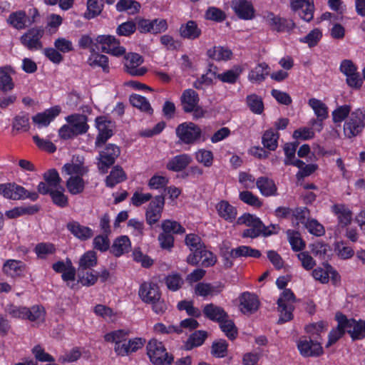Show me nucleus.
Instances as JSON below:
<instances>
[{"instance_id":"obj_30","label":"nucleus","mask_w":365,"mask_h":365,"mask_svg":"<svg viewBox=\"0 0 365 365\" xmlns=\"http://www.w3.org/2000/svg\"><path fill=\"white\" fill-rule=\"evenodd\" d=\"M256 185L262 195L264 196L275 195L277 187L274 181L267 177H260L257 180Z\"/></svg>"},{"instance_id":"obj_36","label":"nucleus","mask_w":365,"mask_h":365,"mask_svg":"<svg viewBox=\"0 0 365 365\" xmlns=\"http://www.w3.org/2000/svg\"><path fill=\"white\" fill-rule=\"evenodd\" d=\"M269 66L266 63H259L250 72L248 78L252 82L259 83L269 75Z\"/></svg>"},{"instance_id":"obj_45","label":"nucleus","mask_w":365,"mask_h":365,"mask_svg":"<svg viewBox=\"0 0 365 365\" xmlns=\"http://www.w3.org/2000/svg\"><path fill=\"white\" fill-rule=\"evenodd\" d=\"M25 319L31 322H42L45 319L46 312L42 306L34 305L31 308L27 307Z\"/></svg>"},{"instance_id":"obj_23","label":"nucleus","mask_w":365,"mask_h":365,"mask_svg":"<svg viewBox=\"0 0 365 365\" xmlns=\"http://www.w3.org/2000/svg\"><path fill=\"white\" fill-rule=\"evenodd\" d=\"M291 8L293 11H299V9L305 7V14L299 16L305 21H310L314 17V6L313 0H290Z\"/></svg>"},{"instance_id":"obj_9","label":"nucleus","mask_w":365,"mask_h":365,"mask_svg":"<svg viewBox=\"0 0 365 365\" xmlns=\"http://www.w3.org/2000/svg\"><path fill=\"white\" fill-rule=\"evenodd\" d=\"M340 71L346 76L347 85L353 88H361L363 81L357 72V68L351 60H343L340 65Z\"/></svg>"},{"instance_id":"obj_21","label":"nucleus","mask_w":365,"mask_h":365,"mask_svg":"<svg viewBox=\"0 0 365 365\" xmlns=\"http://www.w3.org/2000/svg\"><path fill=\"white\" fill-rule=\"evenodd\" d=\"M232 8L242 19L250 20L255 16V9L252 3L247 0H233Z\"/></svg>"},{"instance_id":"obj_35","label":"nucleus","mask_w":365,"mask_h":365,"mask_svg":"<svg viewBox=\"0 0 365 365\" xmlns=\"http://www.w3.org/2000/svg\"><path fill=\"white\" fill-rule=\"evenodd\" d=\"M126 180V174L120 166H115L106 178V184L109 187H113L115 185Z\"/></svg>"},{"instance_id":"obj_4","label":"nucleus","mask_w":365,"mask_h":365,"mask_svg":"<svg viewBox=\"0 0 365 365\" xmlns=\"http://www.w3.org/2000/svg\"><path fill=\"white\" fill-rule=\"evenodd\" d=\"M296 301L293 292L290 289H284L277 302L278 312L280 313L279 324H283L293 318L292 312L294 309V303Z\"/></svg>"},{"instance_id":"obj_31","label":"nucleus","mask_w":365,"mask_h":365,"mask_svg":"<svg viewBox=\"0 0 365 365\" xmlns=\"http://www.w3.org/2000/svg\"><path fill=\"white\" fill-rule=\"evenodd\" d=\"M218 215L225 220L232 222L237 216V210L228 202L222 200L217 206Z\"/></svg>"},{"instance_id":"obj_32","label":"nucleus","mask_w":365,"mask_h":365,"mask_svg":"<svg viewBox=\"0 0 365 365\" xmlns=\"http://www.w3.org/2000/svg\"><path fill=\"white\" fill-rule=\"evenodd\" d=\"M208 334L206 331L198 330L190 335L184 344L186 350H191L195 347L201 346L207 339Z\"/></svg>"},{"instance_id":"obj_29","label":"nucleus","mask_w":365,"mask_h":365,"mask_svg":"<svg viewBox=\"0 0 365 365\" xmlns=\"http://www.w3.org/2000/svg\"><path fill=\"white\" fill-rule=\"evenodd\" d=\"M68 230L77 238L86 240L91 238L93 233L91 229L81 225L78 222H73L67 225Z\"/></svg>"},{"instance_id":"obj_27","label":"nucleus","mask_w":365,"mask_h":365,"mask_svg":"<svg viewBox=\"0 0 365 365\" xmlns=\"http://www.w3.org/2000/svg\"><path fill=\"white\" fill-rule=\"evenodd\" d=\"M25 267L21 261L8 259L4 262L2 269L4 274L14 278L21 276Z\"/></svg>"},{"instance_id":"obj_62","label":"nucleus","mask_w":365,"mask_h":365,"mask_svg":"<svg viewBox=\"0 0 365 365\" xmlns=\"http://www.w3.org/2000/svg\"><path fill=\"white\" fill-rule=\"evenodd\" d=\"M322 37V33L319 29H314L307 36L300 39L302 43H307L309 47L316 46Z\"/></svg>"},{"instance_id":"obj_58","label":"nucleus","mask_w":365,"mask_h":365,"mask_svg":"<svg viewBox=\"0 0 365 365\" xmlns=\"http://www.w3.org/2000/svg\"><path fill=\"white\" fill-rule=\"evenodd\" d=\"M128 331L119 329L110 333L106 334L104 336V339L106 341L114 342L115 346L119 345L126 339L128 336Z\"/></svg>"},{"instance_id":"obj_12","label":"nucleus","mask_w":365,"mask_h":365,"mask_svg":"<svg viewBox=\"0 0 365 365\" xmlns=\"http://www.w3.org/2000/svg\"><path fill=\"white\" fill-rule=\"evenodd\" d=\"M125 71L134 76H143L147 69L139 67L143 63V57L136 53H128L124 56Z\"/></svg>"},{"instance_id":"obj_48","label":"nucleus","mask_w":365,"mask_h":365,"mask_svg":"<svg viewBox=\"0 0 365 365\" xmlns=\"http://www.w3.org/2000/svg\"><path fill=\"white\" fill-rule=\"evenodd\" d=\"M246 102L250 110L255 114H261L264 110L262 98L256 95L250 94L246 98Z\"/></svg>"},{"instance_id":"obj_2","label":"nucleus","mask_w":365,"mask_h":365,"mask_svg":"<svg viewBox=\"0 0 365 365\" xmlns=\"http://www.w3.org/2000/svg\"><path fill=\"white\" fill-rule=\"evenodd\" d=\"M365 128V108H359L350 113L344 124V134L347 138H354L361 133Z\"/></svg>"},{"instance_id":"obj_53","label":"nucleus","mask_w":365,"mask_h":365,"mask_svg":"<svg viewBox=\"0 0 365 365\" xmlns=\"http://www.w3.org/2000/svg\"><path fill=\"white\" fill-rule=\"evenodd\" d=\"M140 8V4L134 0H120L116 4L118 11H127L130 14H137Z\"/></svg>"},{"instance_id":"obj_60","label":"nucleus","mask_w":365,"mask_h":365,"mask_svg":"<svg viewBox=\"0 0 365 365\" xmlns=\"http://www.w3.org/2000/svg\"><path fill=\"white\" fill-rule=\"evenodd\" d=\"M227 343L223 339L214 341L211 346V354L215 357L222 358L227 354Z\"/></svg>"},{"instance_id":"obj_25","label":"nucleus","mask_w":365,"mask_h":365,"mask_svg":"<svg viewBox=\"0 0 365 365\" xmlns=\"http://www.w3.org/2000/svg\"><path fill=\"white\" fill-rule=\"evenodd\" d=\"M331 211L338 219V225L344 227L352 220V212L344 204H336L331 207Z\"/></svg>"},{"instance_id":"obj_15","label":"nucleus","mask_w":365,"mask_h":365,"mask_svg":"<svg viewBox=\"0 0 365 365\" xmlns=\"http://www.w3.org/2000/svg\"><path fill=\"white\" fill-rule=\"evenodd\" d=\"M342 320L346 331L350 334L352 340H360L365 337V321L356 322L354 319H349L344 314Z\"/></svg>"},{"instance_id":"obj_26","label":"nucleus","mask_w":365,"mask_h":365,"mask_svg":"<svg viewBox=\"0 0 365 365\" xmlns=\"http://www.w3.org/2000/svg\"><path fill=\"white\" fill-rule=\"evenodd\" d=\"M192 162L191 157L187 154H180L171 158L166 165L169 170L179 172L185 169Z\"/></svg>"},{"instance_id":"obj_22","label":"nucleus","mask_w":365,"mask_h":365,"mask_svg":"<svg viewBox=\"0 0 365 365\" xmlns=\"http://www.w3.org/2000/svg\"><path fill=\"white\" fill-rule=\"evenodd\" d=\"M61 108L59 106H54L49 109L46 110L43 113H39L36 115L33 116V122L38 126V128H42L47 126L49 123L59 115Z\"/></svg>"},{"instance_id":"obj_47","label":"nucleus","mask_w":365,"mask_h":365,"mask_svg":"<svg viewBox=\"0 0 365 365\" xmlns=\"http://www.w3.org/2000/svg\"><path fill=\"white\" fill-rule=\"evenodd\" d=\"M222 290V287H213L209 283L200 282L197 284L195 288V292L197 295L206 297L209 295L217 294Z\"/></svg>"},{"instance_id":"obj_46","label":"nucleus","mask_w":365,"mask_h":365,"mask_svg":"<svg viewBox=\"0 0 365 365\" xmlns=\"http://www.w3.org/2000/svg\"><path fill=\"white\" fill-rule=\"evenodd\" d=\"M130 102L133 106L138 108L141 111L151 114L153 108L148 101L143 96L133 94L130 96Z\"/></svg>"},{"instance_id":"obj_8","label":"nucleus","mask_w":365,"mask_h":365,"mask_svg":"<svg viewBox=\"0 0 365 365\" xmlns=\"http://www.w3.org/2000/svg\"><path fill=\"white\" fill-rule=\"evenodd\" d=\"M164 205L165 196L163 195H157L151 200L145 211V219L149 225H155L160 220Z\"/></svg>"},{"instance_id":"obj_17","label":"nucleus","mask_w":365,"mask_h":365,"mask_svg":"<svg viewBox=\"0 0 365 365\" xmlns=\"http://www.w3.org/2000/svg\"><path fill=\"white\" fill-rule=\"evenodd\" d=\"M138 295L145 303H151L160 298L158 286L151 282L143 283L139 289Z\"/></svg>"},{"instance_id":"obj_18","label":"nucleus","mask_w":365,"mask_h":365,"mask_svg":"<svg viewBox=\"0 0 365 365\" xmlns=\"http://www.w3.org/2000/svg\"><path fill=\"white\" fill-rule=\"evenodd\" d=\"M27 190L22 186L14 182L0 184V194L11 200H19L24 197Z\"/></svg>"},{"instance_id":"obj_50","label":"nucleus","mask_w":365,"mask_h":365,"mask_svg":"<svg viewBox=\"0 0 365 365\" xmlns=\"http://www.w3.org/2000/svg\"><path fill=\"white\" fill-rule=\"evenodd\" d=\"M97 264V257L94 252L89 251L86 252L79 260L78 272L86 271L88 269L94 267Z\"/></svg>"},{"instance_id":"obj_14","label":"nucleus","mask_w":365,"mask_h":365,"mask_svg":"<svg viewBox=\"0 0 365 365\" xmlns=\"http://www.w3.org/2000/svg\"><path fill=\"white\" fill-rule=\"evenodd\" d=\"M297 347L301 355L304 357L319 356L323 353L321 344L314 339L299 340L297 343Z\"/></svg>"},{"instance_id":"obj_19","label":"nucleus","mask_w":365,"mask_h":365,"mask_svg":"<svg viewBox=\"0 0 365 365\" xmlns=\"http://www.w3.org/2000/svg\"><path fill=\"white\" fill-rule=\"evenodd\" d=\"M66 120L76 135L84 134L89 129L88 117L86 115L75 113L68 115Z\"/></svg>"},{"instance_id":"obj_57","label":"nucleus","mask_w":365,"mask_h":365,"mask_svg":"<svg viewBox=\"0 0 365 365\" xmlns=\"http://www.w3.org/2000/svg\"><path fill=\"white\" fill-rule=\"evenodd\" d=\"M44 181L51 187L57 188L60 187L61 178L56 169H50L43 175Z\"/></svg>"},{"instance_id":"obj_10","label":"nucleus","mask_w":365,"mask_h":365,"mask_svg":"<svg viewBox=\"0 0 365 365\" xmlns=\"http://www.w3.org/2000/svg\"><path fill=\"white\" fill-rule=\"evenodd\" d=\"M96 43L101 45L102 52L110 53L115 56H120L125 53V49L120 46V42L113 36L101 35L96 38Z\"/></svg>"},{"instance_id":"obj_7","label":"nucleus","mask_w":365,"mask_h":365,"mask_svg":"<svg viewBox=\"0 0 365 365\" xmlns=\"http://www.w3.org/2000/svg\"><path fill=\"white\" fill-rule=\"evenodd\" d=\"M119 147L114 144H108L99 153L98 167L99 170L105 174L108 169L115 163V159L120 155Z\"/></svg>"},{"instance_id":"obj_37","label":"nucleus","mask_w":365,"mask_h":365,"mask_svg":"<svg viewBox=\"0 0 365 365\" xmlns=\"http://www.w3.org/2000/svg\"><path fill=\"white\" fill-rule=\"evenodd\" d=\"M130 248V242L129 238L127 236H120L114 241L111 252L115 256L119 257L125 252H128Z\"/></svg>"},{"instance_id":"obj_1","label":"nucleus","mask_w":365,"mask_h":365,"mask_svg":"<svg viewBox=\"0 0 365 365\" xmlns=\"http://www.w3.org/2000/svg\"><path fill=\"white\" fill-rule=\"evenodd\" d=\"M237 224L250 227L242 232L243 237L255 238L260 235L268 236L274 233L276 230L274 225H271L272 228L271 230L269 227H266L258 217L250 213H245L240 217L237 220Z\"/></svg>"},{"instance_id":"obj_11","label":"nucleus","mask_w":365,"mask_h":365,"mask_svg":"<svg viewBox=\"0 0 365 365\" xmlns=\"http://www.w3.org/2000/svg\"><path fill=\"white\" fill-rule=\"evenodd\" d=\"M96 123L98 130V135L95 145L96 147H101L113 135L115 124L105 116L96 118Z\"/></svg>"},{"instance_id":"obj_5","label":"nucleus","mask_w":365,"mask_h":365,"mask_svg":"<svg viewBox=\"0 0 365 365\" xmlns=\"http://www.w3.org/2000/svg\"><path fill=\"white\" fill-rule=\"evenodd\" d=\"M180 101L183 111L187 113H192L193 118L198 119L204 116L205 111L199 105V96L193 89L185 90Z\"/></svg>"},{"instance_id":"obj_52","label":"nucleus","mask_w":365,"mask_h":365,"mask_svg":"<svg viewBox=\"0 0 365 365\" xmlns=\"http://www.w3.org/2000/svg\"><path fill=\"white\" fill-rule=\"evenodd\" d=\"M9 68H0V91L8 92L14 89V83L8 73Z\"/></svg>"},{"instance_id":"obj_64","label":"nucleus","mask_w":365,"mask_h":365,"mask_svg":"<svg viewBox=\"0 0 365 365\" xmlns=\"http://www.w3.org/2000/svg\"><path fill=\"white\" fill-rule=\"evenodd\" d=\"M220 328L230 339H234L237 336V329L234 322L227 318L224 321L220 322Z\"/></svg>"},{"instance_id":"obj_20","label":"nucleus","mask_w":365,"mask_h":365,"mask_svg":"<svg viewBox=\"0 0 365 365\" xmlns=\"http://www.w3.org/2000/svg\"><path fill=\"white\" fill-rule=\"evenodd\" d=\"M240 310L245 314H250L255 312L259 307V301L257 295L244 292L240 297Z\"/></svg>"},{"instance_id":"obj_13","label":"nucleus","mask_w":365,"mask_h":365,"mask_svg":"<svg viewBox=\"0 0 365 365\" xmlns=\"http://www.w3.org/2000/svg\"><path fill=\"white\" fill-rule=\"evenodd\" d=\"M43 35V30L41 28H32L21 36L20 41L22 45L29 50H38L42 48L43 45L41 38Z\"/></svg>"},{"instance_id":"obj_49","label":"nucleus","mask_w":365,"mask_h":365,"mask_svg":"<svg viewBox=\"0 0 365 365\" xmlns=\"http://www.w3.org/2000/svg\"><path fill=\"white\" fill-rule=\"evenodd\" d=\"M279 135L273 130H267L262 136V144L264 148L269 150H274L277 148V141Z\"/></svg>"},{"instance_id":"obj_16","label":"nucleus","mask_w":365,"mask_h":365,"mask_svg":"<svg viewBox=\"0 0 365 365\" xmlns=\"http://www.w3.org/2000/svg\"><path fill=\"white\" fill-rule=\"evenodd\" d=\"M265 19L270 28L273 31H277V32L289 31L295 26L292 20L275 16L272 12H268L267 14Z\"/></svg>"},{"instance_id":"obj_59","label":"nucleus","mask_w":365,"mask_h":365,"mask_svg":"<svg viewBox=\"0 0 365 365\" xmlns=\"http://www.w3.org/2000/svg\"><path fill=\"white\" fill-rule=\"evenodd\" d=\"M351 107L349 105H344L339 106L332 112V118L334 123H341L351 112Z\"/></svg>"},{"instance_id":"obj_24","label":"nucleus","mask_w":365,"mask_h":365,"mask_svg":"<svg viewBox=\"0 0 365 365\" xmlns=\"http://www.w3.org/2000/svg\"><path fill=\"white\" fill-rule=\"evenodd\" d=\"M202 312L206 318L213 322H220L228 318V314L224 309L213 303L206 304Z\"/></svg>"},{"instance_id":"obj_61","label":"nucleus","mask_w":365,"mask_h":365,"mask_svg":"<svg viewBox=\"0 0 365 365\" xmlns=\"http://www.w3.org/2000/svg\"><path fill=\"white\" fill-rule=\"evenodd\" d=\"M239 197L243 202L255 207H260L262 205L259 197L250 191L240 192Z\"/></svg>"},{"instance_id":"obj_44","label":"nucleus","mask_w":365,"mask_h":365,"mask_svg":"<svg viewBox=\"0 0 365 365\" xmlns=\"http://www.w3.org/2000/svg\"><path fill=\"white\" fill-rule=\"evenodd\" d=\"M103 8V0H88L87 11L84 17L87 19H93L101 13Z\"/></svg>"},{"instance_id":"obj_43","label":"nucleus","mask_w":365,"mask_h":365,"mask_svg":"<svg viewBox=\"0 0 365 365\" xmlns=\"http://www.w3.org/2000/svg\"><path fill=\"white\" fill-rule=\"evenodd\" d=\"M207 55L215 61H226L230 59L232 53L229 48L222 46H215L207 51Z\"/></svg>"},{"instance_id":"obj_63","label":"nucleus","mask_w":365,"mask_h":365,"mask_svg":"<svg viewBox=\"0 0 365 365\" xmlns=\"http://www.w3.org/2000/svg\"><path fill=\"white\" fill-rule=\"evenodd\" d=\"M78 275L79 277V282L83 286H91L93 285L98 280V274H93L92 272L88 271H83L78 272Z\"/></svg>"},{"instance_id":"obj_6","label":"nucleus","mask_w":365,"mask_h":365,"mask_svg":"<svg viewBox=\"0 0 365 365\" xmlns=\"http://www.w3.org/2000/svg\"><path fill=\"white\" fill-rule=\"evenodd\" d=\"M176 135L185 144H194L201 137L200 128L192 122L180 124L175 130Z\"/></svg>"},{"instance_id":"obj_34","label":"nucleus","mask_w":365,"mask_h":365,"mask_svg":"<svg viewBox=\"0 0 365 365\" xmlns=\"http://www.w3.org/2000/svg\"><path fill=\"white\" fill-rule=\"evenodd\" d=\"M62 173L71 176L82 177L88 173V168L83 165V163L78 161V163H71L65 164L62 168Z\"/></svg>"},{"instance_id":"obj_39","label":"nucleus","mask_w":365,"mask_h":365,"mask_svg":"<svg viewBox=\"0 0 365 365\" xmlns=\"http://www.w3.org/2000/svg\"><path fill=\"white\" fill-rule=\"evenodd\" d=\"M26 13L23 11L13 12L7 19V23L18 30H21L26 27Z\"/></svg>"},{"instance_id":"obj_51","label":"nucleus","mask_w":365,"mask_h":365,"mask_svg":"<svg viewBox=\"0 0 365 365\" xmlns=\"http://www.w3.org/2000/svg\"><path fill=\"white\" fill-rule=\"evenodd\" d=\"M309 105L314 110L315 114L320 121L328 117V110L326 105L317 98L309 100Z\"/></svg>"},{"instance_id":"obj_41","label":"nucleus","mask_w":365,"mask_h":365,"mask_svg":"<svg viewBox=\"0 0 365 365\" xmlns=\"http://www.w3.org/2000/svg\"><path fill=\"white\" fill-rule=\"evenodd\" d=\"M287 235L293 251L299 252L303 250L305 248L306 243L302 238L299 232L288 230L287 231Z\"/></svg>"},{"instance_id":"obj_3","label":"nucleus","mask_w":365,"mask_h":365,"mask_svg":"<svg viewBox=\"0 0 365 365\" xmlns=\"http://www.w3.org/2000/svg\"><path fill=\"white\" fill-rule=\"evenodd\" d=\"M147 354L155 365H170L174 359L173 355L166 351L163 343L154 339L147 344Z\"/></svg>"},{"instance_id":"obj_55","label":"nucleus","mask_w":365,"mask_h":365,"mask_svg":"<svg viewBox=\"0 0 365 365\" xmlns=\"http://www.w3.org/2000/svg\"><path fill=\"white\" fill-rule=\"evenodd\" d=\"M88 63L91 66H100L104 72H108V58L103 54L93 53L88 58Z\"/></svg>"},{"instance_id":"obj_28","label":"nucleus","mask_w":365,"mask_h":365,"mask_svg":"<svg viewBox=\"0 0 365 365\" xmlns=\"http://www.w3.org/2000/svg\"><path fill=\"white\" fill-rule=\"evenodd\" d=\"M335 318L338 322V324L336 329L330 331L329 334V341L326 344V347H329L336 343L344 334L346 331L344 322L342 320L343 314L341 312H337L336 314Z\"/></svg>"},{"instance_id":"obj_42","label":"nucleus","mask_w":365,"mask_h":365,"mask_svg":"<svg viewBox=\"0 0 365 365\" xmlns=\"http://www.w3.org/2000/svg\"><path fill=\"white\" fill-rule=\"evenodd\" d=\"M56 247L53 244L49 242H40L38 243L34 252L37 256L38 259H45L49 255H53L56 252Z\"/></svg>"},{"instance_id":"obj_56","label":"nucleus","mask_w":365,"mask_h":365,"mask_svg":"<svg viewBox=\"0 0 365 365\" xmlns=\"http://www.w3.org/2000/svg\"><path fill=\"white\" fill-rule=\"evenodd\" d=\"M165 282L168 289L175 292L181 288L184 281L179 274L172 273L165 277Z\"/></svg>"},{"instance_id":"obj_40","label":"nucleus","mask_w":365,"mask_h":365,"mask_svg":"<svg viewBox=\"0 0 365 365\" xmlns=\"http://www.w3.org/2000/svg\"><path fill=\"white\" fill-rule=\"evenodd\" d=\"M66 187L71 195H78L83 192L85 181L80 176H71L66 181Z\"/></svg>"},{"instance_id":"obj_54","label":"nucleus","mask_w":365,"mask_h":365,"mask_svg":"<svg viewBox=\"0 0 365 365\" xmlns=\"http://www.w3.org/2000/svg\"><path fill=\"white\" fill-rule=\"evenodd\" d=\"M161 227L163 231L167 232L168 234H183L185 232L184 227L182 225L175 220H165L163 221Z\"/></svg>"},{"instance_id":"obj_33","label":"nucleus","mask_w":365,"mask_h":365,"mask_svg":"<svg viewBox=\"0 0 365 365\" xmlns=\"http://www.w3.org/2000/svg\"><path fill=\"white\" fill-rule=\"evenodd\" d=\"M180 36L188 39H195L201 34V30L194 21H188L185 24H182L180 29Z\"/></svg>"},{"instance_id":"obj_38","label":"nucleus","mask_w":365,"mask_h":365,"mask_svg":"<svg viewBox=\"0 0 365 365\" xmlns=\"http://www.w3.org/2000/svg\"><path fill=\"white\" fill-rule=\"evenodd\" d=\"M230 256L232 258L241 257L259 258L261 256V252L258 250L253 249L248 246H240L237 248L232 249L230 252Z\"/></svg>"}]
</instances>
